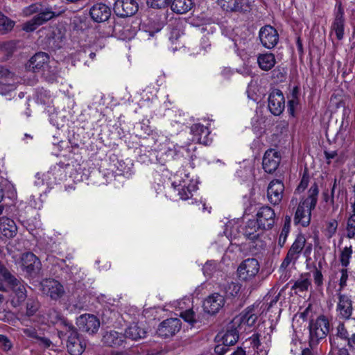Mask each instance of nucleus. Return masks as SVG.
Here are the masks:
<instances>
[{
	"label": "nucleus",
	"mask_w": 355,
	"mask_h": 355,
	"mask_svg": "<svg viewBox=\"0 0 355 355\" xmlns=\"http://www.w3.org/2000/svg\"><path fill=\"white\" fill-rule=\"evenodd\" d=\"M241 286L236 282L228 283L225 286V293L227 297H236L240 291Z\"/></svg>",
	"instance_id": "nucleus-41"
},
{
	"label": "nucleus",
	"mask_w": 355,
	"mask_h": 355,
	"mask_svg": "<svg viewBox=\"0 0 355 355\" xmlns=\"http://www.w3.org/2000/svg\"><path fill=\"white\" fill-rule=\"evenodd\" d=\"M268 109L275 116L280 115L285 108V98L282 92L278 89H274L268 96Z\"/></svg>",
	"instance_id": "nucleus-12"
},
{
	"label": "nucleus",
	"mask_w": 355,
	"mask_h": 355,
	"mask_svg": "<svg viewBox=\"0 0 355 355\" xmlns=\"http://www.w3.org/2000/svg\"><path fill=\"white\" fill-rule=\"evenodd\" d=\"M0 345L4 351H8L12 347V343L7 336L0 335Z\"/></svg>",
	"instance_id": "nucleus-57"
},
{
	"label": "nucleus",
	"mask_w": 355,
	"mask_h": 355,
	"mask_svg": "<svg viewBox=\"0 0 355 355\" xmlns=\"http://www.w3.org/2000/svg\"><path fill=\"white\" fill-rule=\"evenodd\" d=\"M309 344L311 347L325 338L329 329V322L326 316L320 315L309 321Z\"/></svg>",
	"instance_id": "nucleus-3"
},
{
	"label": "nucleus",
	"mask_w": 355,
	"mask_h": 355,
	"mask_svg": "<svg viewBox=\"0 0 355 355\" xmlns=\"http://www.w3.org/2000/svg\"><path fill=\"white\" fill-rule=\"evenodd\" d=\"M21 261L23 270L29 276L36 275L40 270L41 262L32 252H28L22 254Z\"/></svg>",
	"instance_id": "nucleus-14"
},
{
	"label": "nucleus",
	"mask_w": 355,
	"mask_h": 355,
	"mask_svg": "<svg viewBox=\"0 0 355 355\" xmlns=\"http://www.w3.org/2000/svg\"><path fill=\"white\" fill-rule=\"evenodd\" d=\"M313 281L317 286H322L323 284V275L320 270L315 268L313 272Z\"/></svg>",
	"instance_id": "nucleus-56"
},
{
	"label": "nucleus",
	"mask_w": 355,
	"mask_h": 355,
	"mask_svg": "<svg viewBox=\"0 0 355 355\" xmlns=\"http://www.w3.org/2000/svg\"><path fill=\"white\" fill-rule=\"evenodd\" d=\"M349 336V333L344 323L340 322L336 327V336L343 340H346Z\"/></svg>",
	"instance_id": "nucleus-50"
},
{
	"label": "nucleus",
	"mask_w": 355,
	"mask_h": 355,
	"mask_svg": "<svg viewBox=\"0 0 355 355\" xmlns=\"http://www.w3.org/2000/svg\"><path fill=\"white\" fill-rule=\"evenodd\" d=\"M59 63L54 59H51L48 64L42 71V75L45 80L49 83H53L60 76Z\"/></svg>",
	"instance_id": "nucleus-26"
},
{
	"label": "nucleus",
	"mask_w": 355,
	"mask_h": 355,
	"mask_svg": "<svg viewBox=\"0 0 355 355\" xmlns=\"http://www.w3.org/2000/svg\"><path fill=\"white\" fill-rule=\"evenodd\" d=\"M338 184V180L336 178L334 180V184L331 191L330 203L334 206L338 202L339 194L340 193V189H338V193H336V187Z\"/></svg>",
	"instance_id": "nucleus-48"
},
{
	"label": "nucleus",
	"mask_w": 355,
	"mask_h": 355,
	"mask_svg": "<svg viewBox=\"0 0 355 355\" xmlns=\"http://www.w3.org/2000/svg\"><path fill=\"white\" fill-rule=\"evenodd\" d=\"M38 20H35V17L30 21L25 23L23 26V30H24L26 32H31L35 31L39 26H40V24H38Z\"/></svg>",
	"instance_id": "nucleus-53"
},
{
	"label": "nucleus",
	"mask_w": 355,
	"mask_h": 355,
	"mask_svg": "<svg viewBox=\"0 0 355 355\" xmlns=\"http://www.w3.org/2000/svg\"><path fill=\"white\" fill-rule=\"evenodd\" d=\"M300 99L290 98L288 101V112L292 116H295V109L298 106Z\"/></svg>",
	"instance_id": "nucleus-55"
},
{
	"label": "nucleus",
	"mask_w": 355,
	"mask_h": 355,
	"mask_svg": "<svg viewBox=\"0 0 355 355\" xmlns=\"http://www.w3.org/2000/svg\"><path fill=\"white\" fill-rule=\"evenodd\" d=\"M347 237L352 239L355 236V214H352L347 222Z\"/></svg>",
	"instance_id": "nucleus-42"
},
{
	"label": "nucleus",
	"mask_w": 355,
	"mask_h": 355,
	"mask_svg": "<svg viewBox=\"0 0 355 355\" xmlns=\"http://www.w3.org/2000/svg\"><path fill=\"white\" fill-rule=\"evenodd\" d=\"M138 8L135 0H116L114 4V12L118 16L127 17L135 15Z\"/></svg>",
	"instance_id": "nucleus-15"
},
{
	"label": "nucleus",
	"mask_w": 355,
	"mask_h": 355,
	"mask_svg": "<svg viewBox=\"0 0 355 355\" xmlns=\"http://www.w3.org/2000/svg\"><path fill=\"white\" fill-rule=\"evenodd\" d=\"M276 220L274 209L268 205L262 206L257 211L255 220L261 230L272 229Z\"/></svg>",
	"instance_id": "nucleus-8"
},
{
	"label": "nucleus",
	"mask_w": 355,
	"mask_h": 355,
	"mask_svg": "<svg viewBox=\"0 0 355 355\" xmlns=\"http://www.w3.org/2000/svg\"><path fill=\"white\" fill-rule=\"evenodd\" d=\"M0 276L2 282H8L12 288L14 295L11 303L13 306L17 307L21 305L27 297V291L24 283L13 276L3 265H0Z\"/></svg>",
	"instance_id": "nucleus-2"
},
{
	"label": "nucleus",
	"mask_w": 355,
	"mask_h": 355,
	"mask_svg": "<svg viewBox=\"0 0 355 355\" xmlns=\"http://www.w3.org/2000/svg\"><path fill=\"white\" fill-rule=\"evenodd\" d=\"M306 239L304 235L298 234L290 247L286 257L280 265L279 269L285 270L291 263L295 265L305 247Z\"/></svg>",
	"instance_id": "nucleus-5"
},
{
	"label": "nucleus",
	"mask_w": 355,
	"mask_h": 355,
	"mask_svg": "<svg viewBox=\"0 0 355 355\" xmlns=\"http://www.w3.org/2000/svg\"><path fill=\"white\" fill-rule=\"evenodd\" d=\"M257 64L261 70L268 71L275 67V56L272 53L259 54L257 57Z\"/></svg>",
	"instance_id": "nucleus-30"
},
{
	"label": "nucleus",
	"mask_w": 355,
	"mask_h": 355,
	"mask_svg": "<svg viewBox=\"0 0 355 355\" xmlns=\"http://www.w3.org/2000/svg\"><path fill=\"white\" fill-rule=\"evenodd\" d=\"M291 221V217L288 216H286L285 217L284 224L282 230L280 232V234L279 236V239H278V245L280 248H282L286 243L288 235L290 232Z\"/></svg>",
	"instance_id": "nucleus-36"
},
{
	"label": "nucleus",
	"mask_w": 355,
	"mask_h": 355,
	"mask_svg": "<svg viewBox=\"0 0 355 355\" xmlns=\"http://www.w3.org/2000/svg\"><path fill=\"white\" fill-rule=\"evenodd\" d=\"M250 343H251L252 347L254 349H257L258 350L261 345L259 335L253 334L250 337Z\"/></svg>",
	"instance_id": "nucleus-62"
},
{
	"label": "nucleus",
	"mask_w": 355,
	"mask_h": 355,
	"mask_svg": "<svg viewBox=\"0 0 355 355\" xmlns=\"http://www.w3.org/2000/svg\"><path fill=\"white\" fill-rule=\"evenodd\" d=\"M124 340L125 337L122 334L116 331H110L105 333L102 342L107 346L114 347L121 345Z\"/></svg>",
	"instance_id": "nucleus-27"
},
{
	"label": "nucleus",
	"mask_w": 355,
	"mask_h": 355,
	"mask_svg": "<svg viewBox=\"0 0 355 355\" xmlns=\"http://www.w3.org/2000/svg\"><path fill=\"white\" fill-rule=\"evenodd\" d=\"M225 304L224 296L219 293H214L207 297L203 302V308L206 312L214 315Z\"/></svg>",
	"instance_id": "nucleus-20"
},
{
	"label": "nucleus",
	"mask_w": 355,
	"mask_h": 355,
	"mask_svg": "<svg viewBox=\"0 0 355 355\" xmlns=\"http://www.w3.org/2000/svg\"><path fill=\"white\" fill-rule=\"evenodd\" d=\"M62 12V11L56 12L53 11L51 8H43L42 6V8L40 10H39L38 14L35 16V20H38V24L42 25L47 21L53 19V17L60 15Z\"/></svg>",
	"instance_id": "nucleus-34"
},
{
	"label": "nucleus",
	"mask_w": 355,
	"mask_h": 355,
	"mask_svg": "<svg viewBox=\"0 0 355 355\" xmlns=\"http://www.w3.org/2000/svg\"><path fill=\"white\" fill-rule=\"evenodd\" d=\"M218 5L227 12L245 11L244 0H218Z\"/></svg>",
	"instance_id": "nucleus-28"
},
{
	"label": "nucleus",
	"mask_w": 355,
	"mask_h": 355,
	"mask_svg": "<svg viewBox=\"0 0 355 355\" xmlns=\"http://www.w3.org/2000/svg\"><path fill=\"white\" fill-rule=\"evenodd\" d=\"M15 22L0 12V33L6 34L14 27Z\"/></svg>",
	"instance_id": "nucleus-37"
},
{
	"label": "nucleus",
	"mask_w": 355,
	"mask_h": 355,
	"mask_svg": "<svg viewBox=\"0 0 355 355\" xmlns=\"http://www.w3.org/2000/svg\"><path fill=\"white\" fill-rule=\"evenodd\" d=\"M310 285L311 282L308 278L300 279L295 282L292 289H297L299 291L302 292L307 291Z\"/></svg>",
	"instance_id": "nucleus-43"
},
{
	"label": "nucleus",
	"mask_w": 355,
	"mask_h": 355,
	"mask_svg": "<svg viewBox=\"0 0 355 355\" xmlns=\"http://www.w3.org/2000/svg\"><path fill=\"white\" fill-rule=\"evenodd\" d=\"M41 8V4L33 3L23 9V14L24 16H30L34 13L39 12Z\"/></svg>",
	"instance_id": "nucleus-52"
},
{
	"label": "nucleus",
	"mask_w": 355,
	"mask_h": 355,
	"mask_svg": "<svg viewBox=\"0 0 355 355\" xmlns=\"http://www.w3.org/2000/svg\"><path fill=\"white\" fill-rule=\"evenodd\" d=\"M40 308V302L36 298L29 297L26 305V315L27 316H33L38 311Z\"/></svg>",
	"instance_id": "nucleus-40"
},
{
	"label": "nucleus",
	"mask_w": 355,
	"mask_h": 355,
	"mask_svg": "<svg viewBox=\"0 0 355 355\" xmlns=\"http://www.w3.org/2000/svg\"><path fill=\"white\" fill-rule=\"evenodd\" d=\"M121 25L119 23H115L112 28H110L106 32V36L117 35L121 31Z\"/></svg>",
	"instance_id": "nucleus-63"
},
{
	"label": "nucleus",
	"mask_w": 355,
	"mask_h": 355,
	"mask_svg": "<svg viewBox=\"0 0 355 355\" xmlns=\"http://www.w3.org/2000/svg\"><path fill=\"white\" fill-rule=\"evenodd\" d=\"M40 284L42 293L52 300H57L64 294L63 286L54 279H43Z\"/></svg>",
	"instance_id": "nucleus-11"
},
{
	"label": "nucleus",
	"mask_w": 355,
	"mask_h": 355,
	"mask_svg": "<svg viewBox=\"0 0 355 355\" xmlns=\"http://www.w3.org/2000/svg\"><path fill=\"white\" fill-rule=\"evenodd\" d=\"M76 324L80 331L93 335L98 331L100 321L94 315L86 313L77 318Z\"/></svg>",
	"instance_id": "nucleus-10"
},
{
	"label": "nucleus",
	"mask_w": 355,
	"mask_h": 355,
	"mask_svg": "<svg viewBox=\"0 0 355 355\" xmlns=\"http://www.w3.org/2000/svg\"><path fill=\"white\" fill-rule=\"evenodd\" d=\"M340 277L338 280L339 288L338 289V293L341 291L347 286V282L348 280V271L347 268H343L340 270Z\"/></svg>",
	"instance_id": "nucleus-45"
},
{
	"label": "nucleus",
	"mask_w": 355,
	"mask_h": 355,
	"mask_svg": "<svg viewBox=\"0 0 355 355\" xmlns=\"http://www.w3.org/2000/svg\"><path fill=\"white\" fill-rule=\"evenodd\" d=\"M338 225V221L335 219L328 221L325 230V235L327 238L330 239L336 234Z\"/></svg>",
	"instance_id": "nucleus-44"
},
{
	"label": "nucleus",
	"mask_w": 355,
	"mask_h": 355,
	"mask_svg": "<svg viewBox=\"0 0 355 355\" xmlns=\"http://www.w3.org/2000/svg\"><path fill=\"white\" fill-rule=\"evenodd\" d=\"M92 19L98 23L107 21L111 15L110 8L103 3L94 4L89 10Z\"/></svg>",
	"instance_id": "nucleus-23"
},
{
	"label": "nucleus",
	"mask_w": 355,
	"mask_h": 355,
	"mask_svg": "<svg viewBox=\"0 0 355 355\" xmlns=\"http://www.w3.org/2000/svg\"><path fill=\"white\" fill-rule=\"evenodd\" d=\"M280 162V153L273 148H270L265 152L263 157V168L268 173H273L277 169Z\"/></svg>",
	"instance_id": "nucleus-17"
},
{
	"label": "nucleus",
	"mask_w": 355,
	"mask_h": 355,
	"mask_svg": "<svg viewBox=\"0 0 355 355\" xmlns=\"http://www.w3.org/2000/svg\"><path fill=\"white\" fill-rule=\"evenodd\" d=\"M46 175L49 180L52 177L53 182L57 183L66 178V166L64 164H56L51 167Z\"/></svg>",
	"instance_id": "nucleus-33"
},
{
	"label": "nucleus",
	"mask_w": 355,
	"mask_h": 355,
	"mask_svg": "<svg viewBox=\"0 0 355 355\" xmlns=\"http://www.w3.org/2000/svg\"><path fill=\"white\" fill-rule=\"evenodd\" d=\"M146 331L141 324L139 323L130 324L125 331L124 337L130 338L133 340L143 338L146 336Z\"/></svg>",
	"instance_id": "nucleus-29"
},
{
	"label": "nucleus",
	"mask_w": 355,
	"mask_h": 355,
	"mask_svg": "<svg viewBox=\"0 0 355 355\" xmlns=\"http://www.w3.org/2000/svg\"><path fill=\"white\" fill-rule=\"evenodd\" d=\"M62 325H63V329L62 330H59L58 331V335L59 336L60 338H63L64 337L67 336V339L69 338V333H67V327L68 326H73L72 324H70V323H68L66 321H63L62 322Z\"/></svg>",
	"instance_id": "nucleus-59"
},
{
	"label": "nucleus",
	"mask_w": 355,
	"mask_h": 355,
	"mask_svg": "<svg viewBox=\"0 0 355 355\" xmlns=\"http://www.w3.org/2000/svg\"><path fill=\"white\" fill-rule=\"evenodd\" d=\"M353 312L352 301L350 295L338 293L336 313L339 318L349 320Z\"/></svg>",
	"instance_id": "nucleus-13"
},
{
	"label": "nucleus",
	"mask_w": 355,
	"mask_h": 355,
	"mask_svg": "<svg viewBox=\"0 0 355 355\" xmlns=\"http://www.w3.org/2000/svg\"><path fill=\"white\" fill-rule=\"evenodd\" d=\"M261 227L255 220H249L242 228L243 234L249 240L254 241L259 236V230Z\"/></svg>",
	"instance_id": "nucleus-31"
},
{
	"label": "nucleus",
	"mask_w": 355,
	"mask_h": 355,
	"mask_svg": "<svg viewBox=\"0 0 355 355\" xmlns=\"http://www.w3.org/2000/svg\"><path fill=\"white\" fill-rule=\"evenodd\" d=\"M67 333H69L67 348L71 355H81L86 348L85 340L78 334L73 326L67 327Z\"/></svg>",
	"instance_id": "nucleus-7"
},
{
	"label": "nucleus",
	"mask_w": 355,
	"mask_h": 355,
	"mask_svg": "<svg viewBox=\"0 0 355 355\" xmlns=\"http://www.w3.org/2000/svg\"><path fill=\"white\" fill-rule=\"evenodd\" d=\"M309 184V178L306 176H303L301 179L300 183L297 187L295 192L301 193L305 190V189L308 187Z\"/></svg>",
	"instance_id": "nucleus-60"
},
{
	"label": "nucleus",
	"mask_w": 355,
	"mask_h": 355,
	"mask_svg": "<svg viewBox=\"0 0 355 355\" xmlns=\"http://www.w3.org/2000/svg\"><path fill=\"white\" fill-rule=\"evenodd\" d=\"M182 328V322L177 318H171L162 321L157 329L158 336L167 338L174 336Z\"/></svg>",
	"instance_id": "nucleus-9"
},
{
	"label": "nucleus",
	"mask_w": 355,
	"mask_h": 355,
	"mask_svg": "<svg viewBox=\"0 0 355 355\" xmlns=\"http://www.w3.org/2000/svg\"><path fill=\"white\" fill-rule=\"evenodd\" d=\"M258 318L257 313L254 308L248 307L239 315L234 318L232 321V327H236L241 333L250 331L255 324Z\"/></svg>",
	"instance_id": "nucleus-4"
},
{
	"label": "nucleus",
	"mask_w": 355,
	"mask_h": 355,
	"mask_svg": "<svg viewBox=\"0 0 355 355\" xmlns=\"http://www.w3.org/2000/svg\"><path fill=\"white\" fill-rule=\"evenodd\" d=\"M216 264L213 261H208L202 267V272L205 276L211 277L216 270Z\"/></svg>",
	"instance_id": "nucleus-49"
},
{
	"label": "nucleus",
	"mask_w": 355,
	"mask_h": 355,
	"mask_svg": "<svg viewBox=\"0 0 355 355\" xmlns=\"http://www.w3.org/2000/svg\"><path fill=\"white\" fill-rule=\"evenodd\" d=\"M284 184L279 180H272L267 188V197L270 203L273 205H279L283 198Z\"/></svg>",
	"instance_id": "nucleus-16"
},
{
	"label": "nucleus",
	"mask_w": 355,
	"mask_h": 355,
	"mask_svg": "<svg viewBox=\"0 0 355 355\" xmlns=\"http://www.w3.org/2000/svg\"><path fill=\"white\" fill-rule=\"evenodd\" d=\"M190 131L193 135V141L206 146L211 143L210 131L207 126L200 123H195L191 126Z\"/></svg>",
	"instance_id": "nucleus-21"
},
{
	"label": "nucleus",
	"mask_w": 355,
	"mask_h": 355,
	"mask_svg": "<svg viewBox=\"0 0 355 355\" xmlns=\"http://www.w3.org/2000/svg\"><path fill=\"white\" fill-rule=\"evenodd\" d=\"M260 270V265L257 259L248 258L243 261L237 268L239 279L242 282H252Z\"/></svg>",
	"instance_id": "nucleus-6"
},
{
	"label": "nucleus",
	"mask_w": 355,
	"mask_h": 355,
	"mask_svg": "<svg viewBox=\"0 0 355 355\" xmlns=\"http://www.w3.org/2000/svg\"><path fill=\"white\" fill-rule=\"evenodd\" d=\"M13 73L10 71L6 67L0 66V78L11 80L13 78Z\"/></svg>",
	"instance_id": "nucleus-58"
},
{
	"label": "nucleus",
	"mask_w": 355,
	"mask_h": 355,
	"mask_svg": "<svg viewBox=\"0 0 355 355\" xmlns=\"http://www.w3.org/2000/svg\"><path fill=\"white\" fill-rule=\"evenodd\" d=\"M192 0H173L171 4V10L178 14H184L191 9Z\"/></svg>",
	"instance_id": "nucleus-35"
},
{
	"label": "nucleus",
	"mask_w": 355,
	"mask_h": 355,
	"mask_svg": "<svg viewBox=\"0 0 355 355\" xmlns=\"http://www.w3.org/2000/svg\"><path fill=\"white\" fill-rule=\"evenodd\" d=\"M287 70L286 68L277 66L271 72V78L275 83H282L286 80Z\"/></svg>",
	"instance_id": "nucleus-38"
},
{
	"label": "nucleus",
	"mask_w": 355,
	"mask_h": 355,
	"mask_svg": "<svg viewBox=\"0 0 355 355\" xmlns=\"http://www.w3.org/2000/svg\"><path fill=\"white\" fill-rule=\"evenodd\" d=\"M171 0H146L147 5L156 9L164 8L168 6Z\"/></svg>",
	"instance_id": "nucleus-47"
},
{
	"label": "nucleus",
	"mask_w": 355,
	"mask_h": 355,
	"mask_svg": "<svg viewBox=\"0 0 355 355\" xmlns=\"http://www.w3.org/2000/svg\"><path fill=\"white\" fill-rule=\"evenodd\" d=\"M180 316L190 324H193L196 322V314L192 309H187L182 311Z\"/></svg>",
	"instance_id": "nucleus-46"
},
{
	"label": "nucleus",
	"mask_w": 355,
	"mask_h": 355,
	"mask_svg": "<svg viewBox=\"0 0 355 355\" xmlns=\"http://www.w3.org/2000/svg\"><path fill=\"white\" fill-rule=\"evenodd\" d=\"M37 340L39 342V345L44 348H49L52 344V342L50 340V339L40 336H39V338Z\"/></svg>",
	"instance_id": "nucleus-61"
},
{
	"label": "nucleus",
	"mask_w": 355,
	"mask_h": 355,
	"mask_svg": "<svg viewBox=\"0 0 355 355\" xmlns=\"http://www.w3.org/2000/svg\"><path fill=\"white\" fill-rule=\"evenodd\" d=\"M23 334L29 338L36 339L39 338L38 333L34 327H27L21 329Z\"/></svg>",
	"instance_id": "nucleus-54"
},
{
	"label": "nucleus",
	"mask_w": 355,
	"mask_h": 355,
	"mask_svg": "<svg viewBox=\"0 0 355 355\" xmlns=\"http://www.w3.org/2000/svg\"><path fill=\"white\" fill-rule=\"evenodd\" d=\"M17 228L13 220L6 217L0 218V239L12 238L17 234Z\"/></svg>",
	"instance_id": "nucleus-24"
},
{
	"label": "nucleus",
	"mask_w": 355,
	"mask_h": 355,
	"mask_svg": "<svg viewBox=\"0 0 355 355\" xmlns=\"http://www.w3.org/2000/svg\"><path fill=\"white\" fill-rule=\"evenodd\" d=\"M16 87L13 81L12 83H3L0 81V94L6 95L9 92L14 91Z\"/></svg>",
	"instance_id": "nucleus-51"
},
{
	"label": "nucleus",
	"mask_w": 355,
	"mask_h": 355,
	"mask_svg": "<svg viewBox=\"0 0 355 355\" xmlns=\"http://www.w3.org/2000/svg\"><path fill=\"white\" fill-rule=\"evenodd\" d=\"M188 182L187 180L180 182L178 184L176 182L172 183L173 191L180 197V199L185 200L192 196L193 191L197 189V187L195 184L191 181Z\"/></svg>",
	"instance_id": "nucleus-22"
},
{
	"label": "nucleus",
	"mask_w": 355,
	"mask_h": 355,
	"mask_svg": "<svg viewBox=\"0 0 355 355\" xmlns=\"http://www.w3.org/2000/svg\"><path fill=\"white\" fill-rule=\"evenodd\" d=\"M51 60L48 53L38 52L33 55L26 64V68L34 72L42 71Z\"/></svg>",
	"instance_id": "nucleus-19"
},
{
	"label": "nucleus",
	"mask_w": 355,
	"mask_h": 355,
	"mask_svg": "<svg viewBox=\"0 0 355 355\" xmlns=\"http://www.w3.org/2000/svg\"><path fill=\"white\" fill-rule=\"evenodd\" d=\"M353 253L352 245L345 247L340 252L339 260L343 268H347L350 263V259Z\"/></svg>",
	"instance_id": "nucleus-39"
},
{
	"label": "nucleus",
	"mask_w": 355,
	"mask_h": 355,
	"mask_svg": "<svg viewBox=\"0 0 355 355\" xmlns=\"http://www.w3.org/2000/svg\"><path fill=\"white\" fill-rule=\"evenodd\" d=\"M239 334L241 333L238 331L236 327H233L232 323H231L225 333L221 336L222 343L226 346L235 345L239 340Z\"/></svg>",
	"instance_id": "nucleus-32"
},
{
	"label": "nucleus",
	"mask_w": 355,
	"mask_h": 355,
	"mask_svg": "<svg viewBox=\"0 0 355 355\" xmlns=\"http://www.w3.org/2000/svg\"><path fill=\"white\" fill-rule=\"evenodd\" d=\"M259 35L262 45L267 49H272L279 41L277 30L270 25L262 27Z\"/></svg>",
	"instance_id": "nucleus-18"
},
{
	"label": "nucleus",
	"mask_w": 355,
	"mask_h": 355,
	"mask_svg": "<svg viewBox=\"0 0 355 355\" xmlns=\"http://www.w3.org/2000/svg\"><path fill=\"white\" fill-rule=\"evenodd\" d=\"M227 347L224 345L223 343L222 345H217L214 348V353L216 355H224L228 349Z\"/></svg>",
	"instance_id": "nucleus-64"
},
{
	"label": "nucleus",
	"mask_w": 355,
	"mask_h": 355,
	"mask_svg": "<svg viewBox=\"0 0 355 355\" xmlns=\"http://www.w3.org/2000/svg\"><path fill=\"white\" fill-rule=\"evenodd\" d=\"M308 196L302 200L295 211L294 222L300 224L303 227H307L311 222V210L313 209L318 202V187L314 183L309 190Z\"/></svg>",
	"instance_id": "nucleus-1"
},
{
	"label": "nucleus",
	"mask_w": 355,
	"mask_h": 355,
	"mask_svg": "<svg viewBox=\"0 0 355 355\" xmlns=\"http://www.w3.org/2000/svg\"><path fill=\"white\" fill-rule=\"evenodd\" d=\"M344 10L340 3L337 12H336L334 21L331 25V29L336 33V37L338 40H341L344 36Z\"/></svg>",
	"instance_id": "nucleus-25"
}]
</instances>
